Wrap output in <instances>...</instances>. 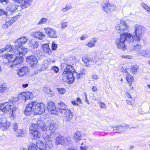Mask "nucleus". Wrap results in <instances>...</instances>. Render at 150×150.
<instances>
[{
    "label": "nucleus",
    "instance_id": "603ef678",
    "mask_svg": "<svg viewBox=\"0 0 150 150\" xmlns=\"http://www.w3.org/2000/svg\"><path fill=\"white\" fill-rule=\"evenodd\" d=\"M142 6L143 8L145 9L147 11H149L150 10V8L147 5L145 4L142 3Z\"/></svg>",
    "mask_w": 150,
    "mask_h": 150
},
{
    "label": "nucleus",
    "instance_id": "20e7f679",
    "mask_svg": "<svg viewBox=\"0 0 150 150\" xmlns=\"http://www.w3.org/2000/svg\"><path fill=\"white\" fill-rule=\"evenodd\" d=\"M130 36V33H127L121 34L120 38L115 40V43L117 47L125 50L126 49L125 43L126 42L128 43H133L132 40L133 38Z\"/></svg>",
    "mask_w": 150,
    "mask_h": 150
},
{
    "label": "nucleus",
    "instance_id": "9b49d317",
    "mask_svg": "<svg viewBox=\"0 0 150 150\" xmlns=\"http://www.w3.org/2000/svg\"><path fill=\"white\" fill-rule=\"evenodd\" d=\"M10 126V123L7 122L5 117L0 118V129L2 130L7 129Z\"/></svg>",
    "mask_w": 150,
    "mask_h": 150
},
{
    "label": "nucleus",
    "instance_id": "bb28decb",
    "mask_svg": "<svg viewBox=\"0 0 150 150\" xmlns=\"http://www.w3.org/2000/svg\"><path fill=\"white\" fill-rule=\"evenodd\" d=\"M125 72L126 73V74L125 75V76L127 82L130 83H132L134 81V79L133 77L129 74L127 71H126V70H125Z\"/></svg>",
    "mask_w": 150,
    "mask_h": 150
},
{
    "label": "nucleus",
    "instance_id": "6e6d98bb",
    "mask_svg": "<svg viewBox=\"0 0 150 150\" xmlns=\"http://www.w3.org/2000/svg\"><path fill=\"white\" fill-rule=\"evenodd\" d=\"M13 128L15 132H16V131L18 130V126L16 123H15L14 124L13 126Z\"/></svg>",
    "mask_w": 150,
    "mask_h": 150
},
{
    "label": "nucleus",
    "instance_id": "f257e3e1",
    "mask_svg": "<svg viewBox=\"0 0 150 150\" xmlns=\"http://www.w3.org/2000/svg\"><path fill=\"white\" fill-rule=\"evenodd\" d=\"M45 106L43 103H36L35 101H32L26 106L24 113L27 116L30 115L33 111L37 114L41 115L45 112Z\"/></svg>",
    "mask_w": 150,
    "mask_h": 150
},
{
    "label": "nucleus",
    "instance_id": "c03bdc74",
    "mask_svg": "<svg viewBox=\"0 0 150 150\" xmlns=\"http://www.w3.org/2000/svg\"><path fill=\"white\" fill-rule=\"evenodd\" d=\"M47 20V19L46 18H42L40 20L39 23H37V24L39 25L45 23Z\"/></svg>",
    "mask_w": 150,
    "mask_h": 150
},
{
    "label": "nucleus",
    "instance_id": "412c9836",
    "mask_svg": "<svg viewBox=\"0 0 150 150\" xmlns=\"http://www.w3.org/2000/svg\"><path fill=\"white\" fill-rule=\"evenodd\" d=\"M36 146L37 148L38 147L39 150H46V144L44 143L42 141L40 140L38 141L36 143Z\"/></svg>",
    "mask_w": 150,
    "mask_h": 150
},
{
    "label": "nucleus",
    "instance_id": "f03ea898",
    "mask_svg": "<svg viewBox=\"0 0 150 150\" xmlns=\"http://www.w3.org/2000/svg\"><path fill=\"white\" fill-rule=\"evenodd\" d=\"M61 68L64 71L62 74L63 81L69 84L73 83L75 79L73 73L74 71L73 67L66 63H62Z\"/></svg>",
    "mask_w": 150,
    "mask_h": 150
},
{
    "label": "nucleus",
    "instance_id": "39448f33",
    "mask_svg": "<svg viewBox=\"0 0 150 150\" xmlns=\"http://www.w3.org/2000/svg\"><path fill=\"white\" fill-rule=\"evenodd\" d=\"M134 32L133 33V35L131 34V37L132 38L133 43L134 42L137 43L139 42L144 35V27L136 24L134 25Z\"/></svg>",
    "mask_w": 150,
    "mask_h": 150
},
{
    "label": "nucleus",
    "instance_id": "dca6fc26",
    "mask_svg": "<svg viewBox=\"0 0 150 150\" xmlns=\"http://www.w3.org/2000/svg\"><path fill=\"white\" fill-rule=\"evenodd\" d=\"M15 2L21 4L22 6L25 8L30 6L32 2V0H13Z\"/></svg>",
    "mask_w": 150,
    "mask_h": 150
},
{
    "label": "nucleus",
    "instance_id": "4d7b16f0",
    "mask_svg": "<svg viewBox=\"0 0 150 150\" xmlns=\"http://www.w3.org/2000/svg\"><path fill=\"white\" fill-rule=\"evenodd\" d=\"M88 37V35H82L80 38V39L81 40H85Z\"/></svg>",
    "mask_w": 150,
    "mask_h": 150
},
{
    "label": "nucleus",
    "instance_id": "7c9ffc66",
    "mask_svg": "<svg viewBox=\"0 0 150 150\" xmlns=\"http://www.w3.org/2000/svg\"><path fill=\"white\" fill-rule=\"evenodd\" d=\"M81 133L79 132H77L74 136V140L76 141L80 140L82 138Z\"/></svg>",
    "mask_w": 150,
    "mask_h": 150
},
{
    "label": "nucleus",
    "instance_id": "4c0bfd02",
    "mask_svg": "<svg viewBox=\"0 0 150 150\" xmlns=\"http://www.w3.org/2000/svg\"><path fill=\"white\" fill-rule=\"evenodd\" d=\"M141 45L137 44L136 46L134 45L133 47V49L136 51L137 52V54L139 51H140V49L141 48Z\"/></svg>",
    "mask_w": 150,
    "mask_h": 150
},
{
    "label": "nucleus",
    "instance_id": "f3484780",
    "mask_svg": "<svg viewBox=\"0 0 150 150\" xmlns=\"http://www.w3.org/2000/svg\"><path fill=\"white\" fill-rule=\"evenodd\" d=\"M47 128L49 129H47V130L49 131L51 133V134H53V135H55L56 133L55 131L57 129V125L56 123L50 124L48 125Z\"/></svg>",
    "mask_w": 150,
    "mask_h": 150
},
{
    "label": "nucleus",
    "instance_id": "ea45409f",
    "mask_svg": "<svg viewBox=\"0 0 150 150\" xmlns=\"http://www.w3.org/2000/svg\"><path fill=\"white\" fill-rule=\"evenodd\" d=\"M4 49L5 50L7 51H11L13 50V47L11 45L7 44L5 48Z\"/></svg>",
    "mask_w": 150,
    "mask_h": 150
},
{
    "label": "nucleus",
    "instance_id": "774afa93",
    "mask_svg": "<svg viewBox=\"0 0 150 150\" xmlns=\"http://www.w3.org/2000/svg\"><path fill=\"white\" fill-rule=\"evenodd\" d=\"M93 78L94 79H97L98 78V76L96 75H93Z\"/></svg>",
    "mask_w": 150,
    "mask_h": 150
},
{
    "label": "nucleus",
    "instance_id": "338daca9",
    "mask_svg": "<svg viewBox=\"0 0 150 150\" xmlns=\"http://www.w3.org/2000/svg\"><path fill=\"white\" fill-rule=\"evenodd\" d=\"M35 54L37 55L38 57H39L40 55V51L39 50H37L34 53Z\"/></svg>",
    "mask_w": 150,
    "mask_h": 150
},
{
    "label": "nucleus",
    "instance_id": "a18cd8bd",
    "mask_svg": "<svg viewBox=\"0 0 150 150\" xmlns=\"http://www.w3.org/2000/svg\"><path fill=\"white\" fill-rule=\"evenodd\" d=\"M71 8L72 7L71 6H66L65 8H63L62 9V11L63 12H65Z\"/></svg>",
    "mask_w": 150,
    "mask_h": 150
},
{
    "label": "nucleus",
    "instance_id": "680f3d73",
    "mask_svg": "<svg viewBox=\"0 0 150 150\" xmlns=\"http://www.w3.org/2000/svg\"><path fill=\"white\" fill-rule=\"evenodd\" d=\"M67 23L66 22H63L62 23L61 25L62 28H64L67 27Z\"/></svg>",
    "mask_w": 150,
    "mask_h": 150
},
{
    "label": "nucleus",
    "instance_id": "72a5a7b5",
    "mask_svg": "<svg viewBox=\"0 0 150 150\" xmlns=\"http://www.w3.org/2000/svg\"><path fill=\"white\" fill-rule=\"evenodd\" d=\"M16 132V135L17 137H22L24 135V132L23 129L18 130Z\"/></svg>",
    "mask_w": 150,
    "mask_h": 150
},
{
    "label": "nucleus",
    "instance_id": "3c124183",
    "mask_svg": "<svg viewBox=\"0 0 150 150\" xmlns=\"http://www.w3.org/2000/svg\"><path fill=\"white\" fill-rule=\"evenodd\" d=\"M57 48V44L54 42H53L52 44V50H56Z\"/></svg>",
    "mask_w": 150,
    "mask_h": 150
},
{
    "label": "nucleus",
    "instance_id": "49530a36",
    "mask_svg": "<svg viewBox=\"0 0 150 150\" xmlns=\"http://www.w3.org/2000/svg\"><path fill=\"white\" fill-rule=\"evenodd\" d=\"M51 69L56 73H58L59 70V68L56 66H52L51 68Z\"/></svg>",
    "mask_w": 150,
    "mask_h": 150
},
{
    "label": "nucleus",
    "instance_id": "393cba45",
    "mask_svg": "<svg viewBox=\"0 0 150 150\" xmlns=\"http://www.w3.org/2000/svg\"><path fill=\"white\" fill-rule=\"evenodd\" d=\"M18 7L17 5L11 4L7 6L6 10L8 11H10L11 12H13L17 9Z\"/></svg>",
    "mask_w": 150,
    "mask_h": 150
},
{
    "label": "nucleus",
    "instance_id": "9d476101",
    "mask_svg": "<svg viewBox=\"0 0 150 150\" xmlns=\"http://www.w3.org/2000/svg\"><path fill=\"white\" fill-rule=\"evenodd\" d=\"M127 23L123 21H120L119 23L115 26V28L117 32L119 33H122L126 30L127 26Z\"/></svg>",
    "mask_w": 150,
    "mask_h": 150
},
{
    "label": "nucleus",
    "instance_id": "2eb2a0df",
    "mask_svg": "<svg viewBox=\"0 0 150 150\" xmlns=\"http://www.w3.org/2000/svg\"><path fill=\"white\" fill-rule=\"evenodd\" d=\"M32 95L30 92H23L19 94L18 97L20 99L23 100L25 102L27 100L31 98Z\"/></svg>",
    "mask_w": 150,
    "mask_h": 150
},
{
    "label": "nucleus",
    "instance_id": "69168bd1",
    "mask_svg": "<svg viewBox=\"0 0 150 150\" xmlns=\"http://www.w3.org/2000/svg\"><path fill=\"white\" fill-rule=\"evenodd\" d=\"M45 52L49 54H50L51 52V50L49 47L47 49V50H45Z\"/></svg>",
    "mask_w": 150,
    "mask_h": 150
},
{
    "label": "nucleus",
    "instance_id": "8fccbe9b",
    "mask_svg": "<svg viewBox=\"0 0 150 150\" xmlns=\"http://www.w3.org/2000/svg\"><path fill=\"white\" fill-rule=\"evenodd\" d=\"M42 48L45 52V50H47V49L49 48V45L47 44H45L42 45Z\"/></svg>",
    "mask_w": 150,
    "mask_h": 150
},
{
    "label": "nucleus",
    "instance_id": "0eeeda50",
    "mask_svg": "<svg viewBox=\"0 0 150 150\" xmlns=\"http://www.w3.org/2000/svg\"><path fill=\"white\" fill-rule=\"evenodd\" d=\"M58 111L61 113L64 114L65 117L64 120L65 121H70L72 118L73 115L71 112L70 110L66 109L65 105L62 102H60L58 103Z\"/></svg>",
    "mask_w": 150,
    "mask_h": 150
},
{
    "label": "nucleus",
    "instance_id": "a211bd4d",
    "mask_svg": "<svg viewBox=\"0 0 150 150\" xmlns=\"http://www.w3.org/2000/svg\"><path fill=\"white\" fill-rule=\"evenodd\" d=\"M29 71L28 68L27 67H24L20 69L17 72L19 76H23L26 74Z\"/></svg>",
    "mask_w": 150,
    "mask_h": 150
},
{
    "label": "nucleus",
    "instance_id": "2f4dec72",
    "mask_svg": "<svg viewBox=\"0 0 150 150\" xmlns=\"http://www.w3.org/2000/svg\"><path fill=\"white\" fill-rule=\"evenodd\" d=\"M18 48H19L18 45H15L14 50L13 51V54H9V55H12L13 56L15 55L16 56H17L19 54L20 55V50Z\"/></svg>",
    "mask_w": 150,
    "mask_h": 150
},
{
    "label": "nucleus",
    "instance_id": "e433bc0d",
    "mask_svg": "<svg viewBox=\"0 0 150 150\" xmlns=\"http://www.w3.org/2000/svg\"><path fill=\"white\" fill-rule=\"evenodd\" d=\"M17 19L16 16H15L11 18L8 21H7V22L8 23L9 25H10L14 23Z\"/></svg>",
    "mask_w": 150,
    "mask_h": 150
},
{
    "label": "nucleus",
    "instance_id": "c85d7f7f",
    "mask_svg": "<svg viewBox=\"0 0 150 150\" xmlns=\"http://www.w3.org/2000/svg\"><path fill=\"white\" fill-rule=\"evenodd\" d=\"M85 74V70L83 69H81L79 72L75 73L74 74L76 75V77L78 79H81Z\"/></svg>",
    "mask_w": 150,
    "mask_h": 150
},
{
    "label": "nucleus",
    "instance_id": "4468645a",
    "mask_svg": "<svg viewBox=\"0 0 150 150\" xmlns=\"http://www.w3.org/2000/svg\"><path fill=\"white\" fill-rule=\"evenodd\" d=\"M44 29L48 37L52 38H57V32L55 30L50 28H47Z\"/></svg>",
    "mask_w": 150,
    "mask_h": 150
},
{
    "label": "nucleus",
    "instance_id": "c9c22d12",
    "mask_svg": "<svg viewBox=\"0 0 150 150\" xmlns=\"http://www.w3.org/2000/svg\"><path fill=\"white\" fill-rule=\"evenodd\" d=\"M82 60L84 63L88 65L89 64V63L92 61V59L90 58H88L87 57H82Z\"/></svg>",
    "mask_w": 150,
    "mask_h": 150
},
{
    "label": "nucleus",
    "instance_id": "ddd939ff",
    "mask_svg": "<svg viewBox=\"0 0 150 150\" xmlns=\"http://www.w3.org/2000/svg\"><path fill=\"white\" fill-rule=\"evenodd\" d=\"M26 61L31 67L36 66L38 62L37 58L34 55H31L27 57Z\"/></svg>",
    "mask_w": 150,
    "mask_h": 150
},
{
    "label": "nucleus",
    "instance_id": "6ab92c4d",
    "mask_svg": "<svg viewBox=\"0 0 150 150\" xmlns=\"http://www.w3.org/2000/svg\"><path fill=\"white\" fill-rule=\"evenodd\" d=\"M138 55L143 56L145 57H150V51L147 50H141L137 54Z\"/></svg>",
    "mask_w": 150,
    "mask_h": 150
},
{
    "label": "nucleus",
    "instance_id": "c756f323",
    "mask_svg": "<svg viewBox=\"0 0 150 150\" xmlns=\"http://www.w3.org/2000/svg\"><path fill=\"white\" fill-rule=\"evenodd\" d=\"M18 49L19 50L20 54L25 55L27 52V48H24L23 46L18 45Z\"/></svg>",
    "mask_w": 150,
    "mask_h": 150
},
{
    "label": "nucleus",
    "instance_id": "473e14b6",
    "mask_svg": "<svg viewBox=\"0 0 150 150\" xmlns=\"http://www.w3.org/2000/svg\"><path fill=\"white\" fill-rule=\"evenodd\" d=\"M9 88L6 84L0 85V93H3L7 91Z\"/></svg>",
    "mask_w": 150,
    "mask_h": 150
},
{
    "label": "nucleus",
    "instance_id": "b1692460",
    "mask_svg": "<svg viewBox=\"0 0 150 150\" xmlns=\"http://www.w3.org/2000/svg\"><path fill=\"white\" fill-rule=\"evenodd\" d=\"M47 127L46 126V129L45 130L46 133L42 135L43 138L45 141L50 139L51 137H53L54 136L53 134H51V133L49 131L47 130Z\"/></svg>",
    "mask_w": 150,
    "mask_h": 150
},
{
    "label": "nucleus",
    "instance_id": "4be33fe9",
    "mask_svg": "<svg viewBox=\"0 0 150 150\" xmlns=\"http://www.w3.org/2000/svg\"><path fill=\"white\" fill-rule=\"evenodd\" d=\"M27 40V39L25 37H22L20 38H18L15 41V45L20 46H22V45L24 44Z\"/></svg>",
    "mask_w": 150,
    "mask_h": 150
},
{
    "label": "nucleus",
    "instance_id": "a878e982",
    "mask_svg": "<svg viewBox=\"0 0 150 150\" xmlns=\"http://www.w3.org/2000/svg\"><path fill=\"white\" fill-rule=\"evenodd\" d=\"M39 46L38 43L35 40H32L29 43V46L31 49H34L37 48Z\"/></svg>",
    "mask_w": 150,
    "mask_h": 150
},
{
    "label": "nucleus",
    "instance_id": "a19ab883",
    "mask_svg": "<svg viewBox=\"0 0 150 150\" xmlns=\"http://www.w3.org/2000/svg\"><path fill=\"white\" fill-rule=\"evenodd\" d=\"M28 150H38L36 145L34 143L31 144L29 146Z\"/></svg>",
    "mask_w": 150,
    "mask_h": 150
},
{
    "label": "nucleus",
    "instance_id": "864d4df0",
    "mask_svg": "<svg viewBox=\"0 0 150 150\" xmlns=\"http://www.w3.org/2000/svg\"><path fill=\"white\" fill-rule=\"evenodd\" d=\"M142 6L143 8L145 9L147 11H149L150 10V8L147 5L145 4L142 3Z\"/></svg>",
    "mask_w": 150,
    "mask_h": 150
},
{
    "label": "nucleus",
    "instance_id": "1a4fd4ad",
    "mask_svg": "<svg viewBox=\"0 0 150 150\" xmlns=\"http://www.w3.org/2000/svg\"><path fill=\"white\" fill-rule=\"evenodd\" d=\"M101 8L106 13H109L111 10H116L117 7L112 3H104L101 6Z\"/></svg>",
    "mask_w": 150,
    "mask_h": 150
},
{
    "label": "nucleus",
    "instance_id": "6e6552de",
    "mask_svg": "<svg viewBox=\"0 0 150 150\" xmlns=\"http://www.w3.org/2000/svg\"><path fill=\"white\" fill-rule=\"evenodd\" d=\"M4 58L7 59L9 63H11V66L13 65H17L21 63L23 60V58L19 54L16 56L15 55H9V54H6L4 56Z\"/></svg>",
    "mask_w": 150,
    "mask_h": 150
},
{
    "label": "nucleus",
    "instance_id": "79ce46f5",
    "mask_svg": "<svg viewBox=\"0 0 150 150\" xmlns=\"http://www.w3.org/2000/svg\"><path fill=\"white\" fill-rule=\"evenodd\" d=\"M8 14L7 12L2 9H0V16H3L4 17H6Z\"/></svg>",
    "mask_w": 150,
    "mask_h": 150
},
{
    "label": "nucleus",
    "instance_id": "58836bf2",
    "mask_svg": "<svg viewBox=\"0 0 150 150\" xmlns=\"http://www.w3.org/2000/svg\"><path fill=\"white\" fill-rule=\"evenodd\" d=\"M138 67L137 65H134L132 67L130 71L132 74H135Z\"/></svg>",
    "mask_w": 150,
    "mask_h": 150
},
{
    "label": "nucleus",
    "instance_id": "5701e85b",
    "mask_svg": "<svg viewBox=\"0 0 150 150\" xmlns=\"http://www.w3.org/2000/svg\"><path fill=\"white\" fill-rule=\"evenodd\" d=\"M64 138L63 137L59 135L55 139V143L56 145H64L65 144Z\"/></svg>",
    "mask_w": 150,
    "mask_h": 150
},
{
    "label": "nucleus",
    "instance_id": "37998d69",
    "mask_svg": "<svg viewBox=\"0 0 150 150\" xmlns=\"http://www.w3.org/2000/svg\"><path fill=\"white\" fill-rule=\"evenodd\" d=\"M46 145H47L50 147L53 146V143L52 141L50 139L46 141Z\"/></svg>",
    "mask_w": 150,
    "mask_h": 150
},
{
    "label": "nucleus",
    "instance_id": "e2e57ef3",
    "mask_svg": "<svg viewBox=\"0 0 150 150\" xmlns=\"http://www.w3.org/2000/svg\"><path fill=\"white\" fill-rule=\"evenodd\" d=\"M122 57L123 58H126L127 59H131L132 58V57L129 56V55H127V56H122Z\"/></svg>",
    "mask_w": 150,
    "mask_h": 150
},
{
    "label": "nucleus",
    "instance_id": "0e129e2a",
    "mask_svg": "<svg viewBox=\"0 0 150 150\" xmlns=\"http://www.w3.org/2000/svg\"><path fill=\"white\" fill-rule=\"evenodd\" d=\"M100 105V107L101 108H104L105 106V104L103 102H100V103L99 104Z\"/></svg>",
    "mask_w": 150,
    "mask_h": 150
},
{
    "label": "nucleus",
    "instance_id": "13d9d810",
    "mask_svg": "<svg viewBox=\"0 0 150 150\" xmlns=\"http://www.w3.org/2000/svg\"><path fill=\"white\" fill-rule=\"evenodd\" d=\"M71 138L69 137H67L66 138H64L65 144L71 141Z\"/></svg>",
    "mask_w": 150,
    "mask_h": 150
},
{
    "label": "nucleus",
    "instance_id": "de8ad7c7",
    "mask_svg": "<svg viewBox=\"0 0 150 150\" xmlns=\"http://www.w3.org/2000/svg\"><path fill=\"white\" fill-rule=\"evenodd\" d=\"M57 89L58 91L61 94H64L66 92L65 89L64 88H57Z\"/></svg>",
    "mask_w": 150,
    "mask_h": 150
},
{
    "label": "nucleus",
    "instance_id": "f8f14e48",
    "mask_svg": "<svg viewBox=\"0 0 150 150\" xmlns=\"http://www.w3.org/2000/svg\"><path fill=\"white\" fill-rule=\"evenodd\" d=\"M47 108L49 112L52 114L55 115L58 114V111L56 107L53 102L51 101L48 102L47 103Z\"/></svg>",
    "mask_w": 150,
    "mask_h": 150
},
{
    "label": "nucleus",
    "instance_id": "09e8293b",
    "mask_svg": "<svg viewBox=\"0 0 150 150\" xmlns=\"http://www.w3.org/2000/svg\"><path fill=\"white\" fill-rule=\"evenodd\" d=\"M104 60V58H101V59H99L98 60L96 61V64L97 65H100L102 64Z\"/></svg>",
    "mask_w": 150,
    "mask_h": 150
},
{
    "label": "nucleus",
    "instance_id": "f704fd0d",
    "mask_svg": "<svg viewBox=\"0 0 150 150\" xmlns=\"http://www.w3.org/2000/svg\"><path fill=\"white\" fill-rule=\"evenodd\" d=\"M129 127V126L128 125H126L123 126L122 125L118 126V131L120 132L124 131L126 130Z\"/></svg>",
    "mask_w": 150,
    "mask_h": 150
},
{
    "label": "nucleus",
    "instance_id": "423d86ee",
    "mask_svg": "<svg viewBox=\"0 0 150 150\" xmlns=\"http://www.w3.org/2000/svg\"><path fill=\"white\" fill-rule=\"evenodd\" d=\"M15 101H9L0 105V110L2 112H9L11 116L13 115L16 109V107L14 105Z\"/></svg>",
    "mask_w": 150,
    "mask_h": 150
},
{
    "label": "nucleus",
    "instance_id": "aec40b11",
    "mask_svg": "<svg viewBox=\"0 0 150 150\" xmlns=\"http://www.w3.org/2000/svg\"><path fill=\"white\" fill-rule=\"evenodd\" d=\"M31 36L40 40H42L45 36L43 33L40 31H36L32 33Z\"/></svg>",
    "mask_w": 150,
    "mask_h": 150
},
{
    "label": "nucleus",
    "instance_id": "bf43d9fd",
    "mask_svg": "<svg viewBox=\"0 0 150 150\" xmlns=\"http://www.w3.org/2000/svg\"><path fill=\"white\" fill-rule=\"evenodd\" d=\"M10 26L8 23L6 21L5 24L3 25L2 27L4 29H6Z\"/></svg>",
    "mask_w": 150,
    "mask_h": 150
},
{
    "label": "nucleus",
    "instance_id": "cd10ccee",
    "mask_svg": "<svg viewBox=\"0 0 150 150\" xmlns=\"http://www.w3.org/2000/svg\"><path fill=\"white\" fill-rule=\"evenodd\" d=\"M97 39L94 38L91 39L89 42L86 44V45L89 47H92L95 46L97 42Z\"/></svg>",
    "mask_w": 150,
    "mask_h": 150
},
{
    "label": "nucleus",
    "instance_id": "7ed1b4c3",
    "mask_svg": "<svg viewBox=\"0 0 150 150\" xmlns=\"http://www.w3.org/2000/svg\"><path fill=\"white\" fill-rule=\"evenodd\" d=\"M29 129V133L31 138L35 139L40 138L41 136V133L39 130L41 129L43 132L45 131L46 125L43 121L38 120L36 125L32 124L30 125Z\"/></svg>",
    "mask_w": 150,
    "mask_h": 150
},
{
    "label": "nucleus",
    "instance_id": "5fc2aeb1",
    "mask_svg": "<svg viewBox=\"0 0 150 150\" xmlns=\"http://www.w3.org/2000/svg\"><path fill=\"white\" fill-rule=\"evenodd\" d=\"M0 2L4 5H6L9 4V0H0Z\"/></svg>",
    "mask_w": 150,
    "mask_h": 150
},
{
    "label": "nucleus",
    "instance_id": "052dcab7",
    "mask_svg": "<svg viewBox=\"0 0 150 150\" xmlns=\"http://www.w3.org/2000/svg\"><path fill=\"white\" fill-rule=\"evenodd\" d=\"M50 64V62L47 61H45L44 62V66L46 69L48 67V65Z\"/></svg>",
    "mask_w": 150,
    "mask_h": 150
}]
</instances>
